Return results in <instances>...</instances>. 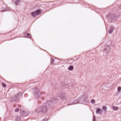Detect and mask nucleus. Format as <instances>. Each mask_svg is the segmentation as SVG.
Returning <instances> with one entry per match:
<instances>
[{"instance_id": "1", "label": "nucleus", "mask_w": 121, "mask_h": 121, "mask_svg": "<svg viewBox=\"0 0 121 121\" xmlns=\"http://www.w3.org/2000/svg\"><path fill=\"white\" fill-rule=\"evenodd\" d=\"M33 91L34 92L33 94L35 97L37 98L40 97L41 94L39 91L36 88L34 89Z\"/></svg>"}, {"instance_id": "2", "label": "nucleus", "mask_w": 121, "mask_h": 121, "mask_svg": "<svg viewBox=\"0 0 121 121\" xmlns=\"http://www.w3.org/2000/svg\"><path fill=\"white\" fill-rule=\"evenodd\" d=\"M46 107L43 106L42 107H41V108H40V109L39 111H37V109L36 110V112L37 113H39L42 112H46Z\"/></svg>"}, {"instance_id": "3", "label": "nucleus", "mask_w": 121, "mask_h": 121, "mask_svg": "<svg viewBox=\"0 0 121 121\" xmlns=\"http://www.w3.org/2000/svg\"><path fill=\"white\" fill-rule=\"evenodd\" d=\"M41 11L39 10H37L36 11L32 12L31 13L32 16V17H35L36 15H39Z\"/></svg>"}, {"instance_id": "4", "label": "nucleus", "mask_w": 121, "mask_h": 121, "mask_svg": "<svg viewBox=\"0 0 121 121\" xmlns=\"http://www.w3.org/2000/svg\"><path fill=\"white\" fill-rule=\"evenodd\" d=\"M110 49L108 45H106L104 48V50L106 51V52L107 53L110 50Z\"/></svg>"}, {"instance_id": "5", "label": "nucleus", "mask_w": 121, "mask_h": 121, "mask_svg": "<svg viewBox=\"0 0 121 121\" xmlns=\"http://www.w3.org/2000/svg\"><path fill=\"white\" fill-rule=\"evenodd\" d=\"M96 113L97 114H101L102 112L100 109L99 108L97 109L96 111Z\"/></svg>"}, {"instance_id": "6", "label": "nucleus", "mask_w": 121, "mask_h": 121, "mask_svg": "<svg viewBox=\"0 0 121 121\" xmlns=\"http://www.w3.org/2000/svg\"><path fill=\"white\" fill-rule=\"evenodd\" d=\"M73 68L74 67L73 66L70 65L68 67V69L69 70L72 71L73 70Z\"/></svg>"}, {"instance_id": "7", "label": "nucleus", "mask_w": 121, "mask_h": 121, "mask_svg": "<svg viewBox=\"0 0 121 121\" xmlns=\"http://www.w3.org/2000/svg\"><path fill=\"white\" fill-rule=\"evenodd\" d=\"M113 30V27L111 26V28L109 30L108 32V33L109 34H111L112 33Z\"/></svg>"}, {"instance_id": "8", "label": "nucleus", "mask_w": 121, "mask_h": 121, "mask_svg": "<svg viewBox=\"0 0 121 121\" xmlns=\"http://www.w3.org/2000/svg\"><path fill=\"white\" fill-rule=\"evenodd\" d=\"M121 87L119 86L118 87L117 89V90L118 92L119 93H120L121 92Z\"/></svg>"}, {"instance_id": "9", "label": "nucleus", "mask_w": 121, "mask_h": 121, "mask_svg": "<svg viewBox=\"0 0 121 121\" xmlns=\"http://www.w3.org/2000/svg\"><path fill=\"white\" fill-rule=\"evenodd\" d=\"M19 1L20 0H16L14 2L15 5H17L19 2Z\"/></svg>"}, {"instance_id": "10", "label": "nucleus", "mask_w": 121, "mask_h": 121, "mask_svg": "<svg viewBox=\"0 0 121 121\" xmlns=\"http://www.w3.org/2000/svg\"><path fill=\"white\" fill-rule=\"evenodd\" d=\"M112 108L113 110H117L118 109V108L117 107L113 106L112 107Z\"/></svg>"}, {"instance_id": "11", "label": "nucleus", "mask_w": 121, "mask_h": 121, "mask_svg": "<svg viewBox=\"0 0 121 121\" xmlns=\"http://www.w3.org/2000/svg\"><path fill=\"white\" fill-rule=\"evenodd\" d=\"M19 96H20V94H19L16 95L14 98L16 99H17L19 97Z\"/></svg>"}, {"instance_id": "12", "label": "nucleus", "mask_w": 121, "mask_h": 121, "mask_svg": "<svg viewBox=\"0 0 121 121\" xmlns=\"http://www.w3.org/2000/svg\"><path fill=\"white\" fill-rule=\"evenodd\" d=\"M26 35L28 37V38H31L32 37V36L30 34H26Z\"/></svg>"}, {"instance_id": "13", "label": "nucleus", "mask_w": 121, "mask_h": 121, "mask_svg": "<svg viewBox=\"0 0 121 121\" xmlns=\"http://www.w3.org/2000/svg\"><path fill=\"white\" fill-rule=\"evenodd\" d=\"M102 109L104 112H106L107 108L106 107L103 106Z\"/></svg>"}, {"instance_id": "14", "label": "nucleus", "mask_w": 121, "mask_h": 121, "mask_svg": "<svg viewBox=\"0 0 121 121\" xmlns=\"http://www.w3.org/2000/svg\"><path fill=\"white\" fill-rule=\"evenodd\" d=\"M91 103L92 104H94L95 103V102L94 100L93 99H92L91 100Z\"/></svg>"}, {"instance_id": "15", "label": "nucleus", "mask_w": 121, "mask_h": 121, "mask_svg": "<svg viewBox=\"0 0 121 121\" xmlns=\"http://www.w3.org/2000/svg\"><path fill=\"white\" fill-rule=\"evenodd\" d=\"M54 60L53 59V58H52L51 59V64H53V62L54 61Z\"/></svg>"}, {"instance_id": "16", "label": "nucleus", "mask_w": 121, "mask_h": 121, "mask_svg": "<svg viewBox=\"0 0 121 121\" xmlns=\"http://www.w3.org/2000/svg\"><path fill=\"white\" fill-rule=\"evenodd\" d=\"M2 86L4 88H5L6 87V85L4 84L3 83H2Z\"/></svg>"}, {"instance_id": "17", "label": "nucleus", "mask_w": 121, "mask_h": 121, "mask_svg": "<svg viewBox=\"0 0 121 121\" xmlns=\"http://www.w3.org/2000/svg\"><path fill=\"white\" fill-rule=\"evenodd\" d=\"M93 121H96L95 117V116L93 117Z\"/></svg>"}, {"instance_id": "18", "label": "nucleus", "mask_w": 121, "mask_h": 121, "mask_svg": "<svg viewBox=\"0 0 121 121\" xmlns=\"http://www.w3.org/2000/svg\"><path fill=\"white\" fill-rule=\"evenodd\" d=\"M19 109L18 108H17L15 110V112H17L18 111Z\"/></svg>"}, {"instance_id": "19", "label": "nucleus", "mask_w": 121, "mask_h": 121, "mask_svg": "<svg viewBox=\"0 0 121 121\" xmlns=\"http://www.w3.org/2000/svg\"><path fill=\"white\" fill-rule=\"evenodd\" d=\"M40 108H41V107H39L38 108L35 110V111L36 112V110L37 109V111H39V109H40Z\"/></svg>"}, {"instance_id": "20", "label": "nucleus", "mask_w": 121, "mask_h": 121, "mask_svg": "<svg viewBox=\"0 0 121 121\" xmlns=\"http://www.w3.org/2000/svg\"><path fill=\"white\" fill-rule=\"evenodd\" d=\"M28 95L26 93L24 94V96L25 97H26Z\"/></svg>"}, {"instance_id": "21", "label": "nucleus", "mask_w": 121, "mask_h": 121, "mask_svg": "<svg viewBox=\"0 0 121 121\" xmlns=\"http://www.w3.org/2000/svg\"><path fill=\"white\" fill-rule=\"evenodd\" d=\"M18 120H19V119L18 118H16L15 119V120L16 121H18Z\"/></svg>"}, {"instance_id": "22", "label": "nucleus", "mask_w": 121, "mask_h": 121, "mask_svg": "<svg viewBox=\"0 0 121 121\" xmlns=\"http://www.w3.org/2000/svg\"><path fill=\"white\" fill-rule=\"evenodd\" d=\"M7 11L10 10V8H7Z\"/></svg>"}, {"instance_id": "23", "label": "nucleus", "mask_w": 121, "mask_h": 121, "mask_svg": "<svg viewBox=\"0 0 121 121\" xmlns=\"http://www.w3.org/2000/svg\"><path fill=\"white\" fill-rule=\"evenodd\" d=\"M119 8H120V9H121V5L120 6Z\"/></svg>"}, {"instance_id": "24", "label": "nucleus", "mask_w": 121, "mask_h": 121, "mask_svg": "<svg viewBox=\"0 0 121 121\" xmlns=\"http://www.w3.org/2000/svg\"><path fill=\"white\" fill-rule=\"evenodd\" d=\"M23 113H24V112L23 111Z\"/></svg>"}]
</instances>
